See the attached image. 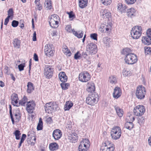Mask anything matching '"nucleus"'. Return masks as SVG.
Masks as SVG:
<instances>
[{
	"label": "nucleus",
	"instance_id": "obj_2",
	"mask_svg": "<svg viewBox=\"0 0 151 151\" xmlns=\"http://www.w3.org/2000/svg\"><path fill=\"white\" fill-rule=\"evenodd\" d=\"M121 129L118 126H115L112 129L111 132V135L112 138L116 140L119 139L122 134Z\"/></svg>",
	"mask_w": 151,
	"mask_h": 151
},
{
	"label": "nucleus",
	"instance_id": "obj_8",
	"mask_svg": "<svg viewBox=\"0 0 151 151\" xmlns=\"http://www.w3.org/2000/svg\"><path fill=\"white\" fill-rule=\"evenodd\" d=\"M86 48L87 51L91 55L95 54L98 50L96 45L93 43L88 44Z\"/></svg>",
	"mask_w": 151,
	"mask_h": 151
},
{
	"label": "nucleus",
	"instance_id": "obj_32",
	"mask_svg": "<svg viewBox=\"0 0 151 151\" xmlns=\"http://www.w3.org/2000/svg\"><path fill=\"white\" fill-rule=\"evenodd\" d=\"M131 51V50L129 48H126L123 49L121 53L122 54L126 56L129 54H131L132 53L130 52Z\"/></svg>",
	"mask_w": 151,
	"mask_h": 151
},
{
	"label": "nucleus",
	"instance_id": "obj_17",
	"mask_svg": "<svg viewBox=\"0 0 151 151\" xmlns=\"http://www.w3.org/2000/svg\"><path fill=\"white\" fill-rule=\"evenodd\" d=\"M62 135L61 131L58 129L54 130L52 133V136L55 140H58L60 139Z\"/></svg>",
	"mask_w": 151,
	"mask_h": 151
},
{
	"label": "nucleus",
	"instance_id": "obj_45",
	"mask_svg": "<svg viewBox=\"0 0 151 151\" xmlns=\"http://www.w3.org/2000/svg\"><path fill=\"white\" fill-rule=\"evenodd\" d=\"M8 16H9L10 18L12 17H13L14 15V12L13 9L12 8L10 9L7 12Z\"/></svg>",
	"mask_w": 151,
	"mask_h": 151
},
{
	"label": "nucleus",
	"instance_id": "obj_30",
	"mask_svg": "<svg viewBox=\"0 0 151 151\" xmlns=\"http://www.w3.org/2000/svg\"><path fill=\"white\" fill-rule=\"evenodd\" d=\"M73 105V103L70 101L66 102L64 106V110L65 111L68 110Z\"/></svg>",
	"mask_w": 151,
	"mask_h": 151
},
{
	"label": "nucleus",
	"instance_id": "obj_31",
	"mask_svg": "<svg viewBox=\"0 0 151 151\" xmlns=\"http://www.w3.org/2000/svg\"><path fill=\"white\" fill-rule=\"evenodd\" d=\"M63 51L65 54L68 56H70L71 55V53L70 50L68 49L67 46L65 45L63 46Z\"/></svg>",
	"mask_w": 151,
	"mask_h": 151
},
{
	"label": "nucleus",
	"instance_id": "obj_11",
	"mask_svg": "<svg viewBox=\"0 0 151 151\" xmlns=\"http://www.w3.org/2000/svg\"><path fill=\"white\" fill-rule=\"evenodd\" d=\"M53 45L50 43L46 45L45 47L44 52L45 55L48 56H53L54 51L52 49Z\"/></svg>",
	"mask_w": 151,
	"mask_h": 151
},
{
	"label": "nucleus",
	"instance_id": "obj_15",
	"mask_svg": "<svg viewBox=\"0 0 151 151\" xmlns=\"http://www.w3.org/2000/svg\"><path fill=\"white\" fill-rule=\"evenodd\" d=\"M106 142L103 144V145L101 147L100 151H114V147L112 146H110V145H107Z\"/></svg>",
	"mask_w": 151,
	"mask_h": 151
},
{
	"label": "nucleus",
	"instance_id": "obj_12",
	"mask_svg": "<svg viewBox=\"0 0 151 151\" xmlns=\"http://www.w3.org/2000/svg\"><path fill=\"white\" fill-rule=\"evenodd\" d=\"M127 119L128 120L130 119L131 122H127L125 123L124 126L127 129L130 130L133 127V124L132 122L134 120L135 118L132 114H129L127 116Z\"/></svg>",
	"mask_w": 151,
	"mask_h": 151
},
{
	"label": "nucleus",
	"instance_id": "obj_19",
	"mask_svg": "<svg viewBox=\"0 0 151 151\" xmlns=\"http://www.w3.org/2000/svg\"><path fill=\"white\" fill-rule=\"evenodd\" d=\"M95 87L94 83L92 81L89 82L87 84V91L89 92L92 93L95 91Z\"/></svg>",
	"mask_w": 151,
	"mask_h": 151
},
{
	"label": "nucleus",
	"instance_id": "obj_53",
	"mask_svg": "<svg viewBox=\"0 0 151 151\" xmlns=\"http://www.w3.org/2000/svg\"><path fill=\"white\" fill-rule=\"evenodd\" d=\"M54 104L52 102H50L48 103H47L46 104L45 106V108H47L50 106H52Z\"/></svg>",
	"mask_w": 151,
	"mask_h": 151
},
{
	"label": "nucleus",
	"instance_id": "obj_29",
	"mask_svg": "<svg viewBox=\"0 0 151 151\" xmlns=\"http://www.w3.org/2000/svg\"><path fill=\"white\" fill-rule=\"evenodd\" d=\"M13 114L15 116V120H16V122H18L20 118L19 111V110H16L14 111Z\"/></svg>",
	"mask_w": 151,
	"mask_h": 151
},
{
	"label": "nucleus",
	"instance_id": "obj_3",
	"mask_svg": "<svg viewBox=\"0 0 151 151\" xmlns=\"http://www.w3.org/2000/svg\"><path fill=\"white\" fill-rule=\"evenodd\" d=\"M98 99V95L97 93H92L88 95L86 99V102L88 104L93 105L96 103Z\"/></svg>",
	"mask_w": 151,
	"mask_h": 151
},
{
	"label": "nucleus",
	"instance_id": "obj_37",
	"mask_svg": "<svg viewBox=\"0 0 151 151\" xmlns=\"http://www.w3.org/2000/svg\"><path fill=\"white\" fill-rule=\"evenodd\" d=\"M27 101V97L24 96L23 98V99L22 100H20L19 102V103L18 104V105L19 106L21 105L22 106H25V103Z\"/></svg>",
	"mask_w": 151,
	"mask_h": 151
},
{
	"label": "nucleus",
	"instance_id": "obj_61",
	"mask_svg": "<svg viewBox=\"0 0 151 151\" xmlns=\"http://www.w3.org/2000/svg\"><path fill=\"white\" fill-rule=\"evenodd\" d=\"M36 32L35 31H34V33L33 34V37L32 38V40L33 41H36L37 40L36 39Z\"/></svg>",
	"mask_w": 151,
	"mask_h": 151
},
{
	"label": "nucleus",
	"instance_id": "obj_64",
	"mask_svg": "<svg viewBox=\"0 0 151 151\" xmlns=\"http://www.w3.org/2000/svg\"><path fill=\"white\" fill-rule=\"evenodd\" d=\"M26 135L25 134H23L22 135V138H21L20 141L23 142L24 141V140L26 139Z\"/></svg>",
	"mask_w": 151,
	"mask_h": 151
},
{
	"label": "nucleus",
	"instance_id": "obj_14",
	"mask_svg": "<svg viewBox=\"0 0 151 151\" xmlns=\"http://www.w3.org/2000/svg\"><path fill=\"white\" fill-rule=\"evenodd\" d=\"M27 106L26 109L28 112L29 113H32L35 106V104L34 101H29L27 102Z\"/></svg>",
	"mask_w": 151,
	"mask_h": 151
},
{
	"label": "nucleus",
	"instance_id": "obj_1",
	"mask_svg": "<svg viewBox=\"0 0 151 151\" xmlns=\"http://www.w3.org/2000/svg\"><path fill=\"white\" fill-rule=\"evenodd\" d=\"M142 32L141 26H136L132 28L131 32V35L134 39H138L141 36Z\"/></svg>",
	"mask_w": 151,
	"mask_h": 151
},
{
	"label": "nucleus",
	"instance_id": "obj_50",
	"mask_svg": "<svg viewBox=\"0 0 151 151\" xmlns=\"http://www.w3.org/2000/svg\"><path fill=\"white\" fill-rule=\"evenodd\" d=\"M65 30L68 32H72L73 30L71 28V27L70 25H68L65 28Z\"/></svg>",
	"mask_w": 151,
	"mask_h": 151
},
{
	"label": "nucleus",
	"instance_id": "obj_6",
	"mask_svg": "<svg viewBox=\"0 0 151 151\" xmlns=\"http://www.w3.org/2000/svg\"><path fill=\"white\" fill-rule=\"evenodd\" d=\"M90 146L89 140L86 139H83L80 143L78 147L79 151H86Z\"/></svg>",
	"mask_w": 151,
	"mask_h": 151
},
{
	"label": "nucleus",
	"instance_id": "obj_5",
	"mask_svg": "<svg viewBox=\"0 0 151 151\" xmlns=\"http://www.w3.org/2000/svg\"><path fill=\"white\" fill-rule=\"evenodd\" d=\"M146 93V90L144 87L139 86L137 89L136 95L137 97L140 99H143L145 96Z\"/></svg>",
	"mask_w": 151,
	"mask_h": 151
},
{
	"label": "nucleus",
	"instance_id": "obj_54",
	"mask_svg": "<svg viewBox=\"0 0 151 151\" xmlns=\"http://www.w3.org/2000/svg\"><path fill=\"white\" fill-rule=\"evenodd\" d=\"M105 28H104V29H105L104 32H107L110 29H111V25H109V26L107 25L106 26H105Z\"/></svg>",
	"mask_w": 151,
	"mask_h": 151
},
{
	"label": "nucleus",
	"instance_id": "obj_9",
	"mask_svg": "<svg viewBox=\"0 0 151 151\" xmlns=\"http://www.w3.org/2000/svg\"><path fill=\"white\" fill-rule=\"evenodd\" d=\"M78 78L80 81L86 82L90 79L91 76L88 72L85 71L79 74Z\"/></svg>",
	"mask_w": 151,
	"mask_h": 151
},
{
	"label": "nucleus",
	"instance_id": "obj_35",
	"mask_svg": "<svg viewBox=\"0 0 151 151\" xmlns=\"http://www.w3.org/2000/svg\"><path fill=\"white\" fill-rule=\"evenodd\" d=\"M27 92L29 93H30L33 90V84L31 82H28L27 85Z\"/></svg>",
	"mask_w": 151,
	"mask_h": 151
},
{
	"label": "nucleus",
	"instance_id": "obj_24",
	"mask_svg": "<svg viewBox=\"0 0 151 151\" xmlns=\"http://www.w3.org/2000/svg\"><path fill=\"white\" fill-rule=\"evenodd\" d=\"M79 5L81 8H83L86 7L88 4V0H78Z\"/></svg>",
	"mask_w": 151,
	"mask_h": 151
},
{
	"label": "nucleus",
	"instance_id": "obj_39",
	"mask_svg": "<svg viewBox=\"0 0 151 151\" xmlns=\"http://www.w3.org/2000/svg\"><path fill=\"white\" fill-rule=\"evenodd\" d=\"M43 123L41 119L40 118L39 119V123L38 124L37 129L38 130H41L42 129Z\"/></svg>",
	"mask_w": 151,
	"mask_h": 151
},
{
	"label": "nucleus",
	"instance_id": "obj_55",
	"mask_svg": "<svg viewBox=\"0 0 151 151\" xmlns=\"http://www.w3.org/2000/svg\"><path fill=\"white\" fill-rule=\"evenodd\" d=\"M79 52H78L76 53L74 56V58L76 60H77L79 59V58L80 57V55H79Z\"/></svg>",
	"mask_w": 151,
	"mask_h": 151
},
{
	"label": "nucleus",
	"instance_id": "obj_43",
	"mask_svg": "<svg viewBox=\"0 0 151 151\" xmlns=\"http://www.w3.org/2000/svg\"><path fill=\"white\" fill-rule=\"evenodd\" d=\"M145 53L146 55L149 54L150 53L151 51V48L150 47H144Z\"/></svg>",
	"mask_w": 151,
	"mask_h": 151
},
{
	"label": "nucleus",
	"instance_id": "obj_25",
	"mask_svg": "<svg viewBox=\"0 0 151 151\" xmlns=\"http://www.w3.org/2000/svg\"><path fill=\"white\" fill-rule=\"evenodd\" d=\"M117 9L122 12H124L126 9V7L124 4L119 3L117 5Z\"/></svg>",
	"mask_w": 151,
	"mask_h": 151
},
{
	"label": "nucleus",
	"instance_id": "obj_40",
	"mask_svg": "<svg viewBox=\"0 0 151 151\" xmlns=\"http://www.w3.org/2000/svg\"><path fill=\"white\" fill-rule=\"evenodd\" d=\"M69 137L70 139L73 140H76L78 138V136L76 134H70Z\"/></svg>",
	"mask_w": 151,
	"mask_h": 151
},
{
	"label": "nucleus",
	"instance_id": "obj_26",
	"mask_svg": "<svg viewBox=\"0 0 151 151\" xmlns=\"http://www.w3.org/2000/svg\"><path fill=\"white\" fill-rule=\"evenodd\" d=\"M135 12L136 10L135 9L133 8H131L128 10L127 14L129 17H132L133 16H134Z\"/></svg>",
	"mask_w": 151,
	"mask_h": 151
},
{
	"label": "nucleus",
	"instance_id": "obj_41",
	"mask_svg": "<svg viewBox=\"0 0 151 151\" xmlns=\"http://www.w3.org/2000/svg\"><path fill=\"white\" fill-rule=\"evenodd\" d=\"M60 85L62 89L64 90H65L68 88L69 86V84L68 83H65L63 82L61 83Z\"/></svg>",
	"mask_w": 151,
	"mask_h": 151
},
{
	"label": "nucleus",
	"instance_id": "obj_52",
	"mask_svg": "<svg viewBox=\"0 0 151 151\" xmlns=\"http://www.w3.org/2000/svg\"><path fill=\"white\" fill-rule=\"evenodd\" d=\"M24 64H20L18 65V67L19 71H21L23 70L24 69Z\"/></svg>",
	"mask_w": 151,
	"mask_h": 151
},
{
	"label": "nucleus",
	"instance_id": "obj_44",
	"mask_svg": "<svg viewBox=\"0 0 151 151\" xmlns=\"http://www.w3.org/2000/svg\"><path fill=\"white\" fill-rule=\"evenodd\" d=\"M14 134L15 135L16 139H19V135L21 134L20 131L18 130H16L15 131Z\"/></svg>",
	"mask_w": 151,
	"mask_h": 151
},
{
	"label": "nucleus",
	"instance_id": "obj_59",
	"mask_svg": "<svg viewBox=\"0 0 151 151\" xmlns=\"http://www.w3.org/2000/svg\"><path fill=\"white\" fill-rule=\"evenodd\" d=\"M33 59L35 61H38V58L37 55L36 53H35L34 55Z\"/></svg>",
	"mask_w": 151,
	"mask_h": 151
},
{
	"label": "nucleus",
	"instance_id": "obj_13",
	"mask_svg": "<svg viewBox=\"0 0 151 151\" xmlns=\"http://www.w3.org/2000/svg\"><path fill=\"white\" fill-rule=\"evenodd\" d=\"M53 71V68L51 66L46 65L44 70V74L47 78H50L52 76Z\"/></svg>",
	"mask_w": 151,
	"mask_h": 151
},
{
	"label": "nucleus",
	"instance_id": "obj_34",
	"mask_svg": "<svg viewBox=\"0 0 151 151\" xmlns=\"http://www.w3.org/2000/svg\"><path fill=\"white\" fill-rule=\"evenodd\" d=\"M20 41L17 39H15L13 41L14 46L17 48H19L20 47Z\"/></svg>",
	"mask_w": 151,
	"mask_h": 151
},
{
	"label": "nucleus",
	"instance_id": "obj_21",
	"mask_svg": "<svg viewBox=\"0 0 151 151\" xmlns=\"http://www.w3.org/2000/svg\"><path fill=\"white\" fill-rule=\"evenodd\" d=\"M101 15L103 18H109L111 16V14L108 10L105 9L101 11Z\"/></svg>",
	"mask_w": 151,
	"mask_h": 151
},
{
	"label": "nucleus",
	"instance_id": "obj_10",
	"mask_svg": "<svg viewBox=\"0 0 151 151\" xmlns=\"http://www.w3.org/2000/svg\"><path fill=\"white\" fill-rule=\"evenodd\" d=\"M145 111V109L143 105H138L135 107L133 112L137 116H140L143 114Z\"/></svg>",
	"mask_w": 151,
	"mask_h": 151
},
{
	"label": "nucleus",
	"instance_id": "obj_58",
	"mask_svg": "<svg viewBox=\"0 0 151 151\" xmlns=\"http://www.w3.org/2000/svg\"><path fill=\"white\" fill-rule=\"evenodd\" d=\"M146 34L147 36L151 37V29H149L147 30Z\"/></svg>",
	"mask_w": 151,
	"mask_h": 151
},
{
	"label": "nucleus",
	"instance_id": "obj_20",
	"mask_svg": "<svg viewBox=\"0 0 151 151\" xmlns=\"http://www.w3.org/2000/svg\"><path fill=\"white\" fill-rule=\"evenodd\" d=\"M142 41V42L145 45H150L151 44V37L147 35L143 37Z\"/></svg>",
	"mask_w": 151,
	"mask_h": 151
},
{
	"label": "nucleus",
	"instance_id": "obj_42",
	"mask_svg": "<svg viewBox=\"0 0 151 151\" xmlns=\"http://www.w3.org/2000/svg\"><path fill=\"white\" fill-rule=\"evenodd\" d=\"M103 41L106 46H108L109 43L110 39L108 37H105L103 38Z\"/></svg>",
	"mask_w": 151,
	"mask_h": 151
},
{
	"label": "nucleus",
	"instance_id": "obj_7",
	"mask_svg": "<svg viewBox=\"0 0 151 151\" xmlns=\"http://www.w3.org/2000/svg\"><path fill=\"white\" fill-rule=\"evenodd\" d=\"M59 17L56 14L51 15L50 20L49 22L50 26L52 28H55L58 27Z\"/></svg>",
	"mask_w": 151,
	"mask_h": 151
},
{
	"label": "nucleus",
	"instance_id": "obj_57",
	"mask_svg": "<svg viewBox=\"0 0 151 151\" xmlns=\"http://www.w3.org/2000/svg\"><path fill=\"white\" fill-rule=\"evenodd\" d=\"M68 14H69V17L70 18H73L75 17V15L73 14L72 12L68 13Z\"/></svg>",
	"mask_w": 151,
	"mask_h": 151
},
{
	"label": "nucleus",
	"instance_id": "obj_18",
	"mask_svg": "<svg viewBox=\"0 0 151 151\" xmlns=\"http://www.w3.org/2000/svg\"><path fill=\"white\" fill-rule=\"evenodd\" d=\"M18 95L15 93H13L11 96V99L12 100V104L14 106H19L18 104Z\"/></svg>",
	"mask_w": 151,
	"mask_h": 151
},
{
	"label": "nucleus",
	"instance_id": "obj_48",
	"mask_svg": "<svg viewBox=\"0 0 151 151\" xmlns=\"http://www.w3.org/2000/svg\"><path fill=\"white\" fill-rule=\"evenodd\" d=\"M145 122V119L143 117H140L138 118V123L140 125L143 124Z\"/></svg>",
	"mask_w": 151,
	"mask_h": 151
},
{
	"label": "nucleus",
	"instance_id": "obj_16",
	"mask_svg": "<svg viewBox=\"0 0 151 151\" xmlns=\"http://www.w3.org/2000/svg\"><path fill=\"white\" fill-rule=\"evenodd\" d=\"M122 94V91L120 88L116 87L114 89V92L113 93V97L114 98L117 99Z\"/></svg>",
	"mask_w": 151,
	"mask_h": 151
},
{
	"label": "nucleus",
	"instance_id": "obj_49",
	"mask_svg": "<svg viewBox=\"0 0 151 151\" xmlns=\"http://www.w3.org/2000/svg\"><path fill=\"white\" fill-rule=\"evenodd\" d=\"M97 35L96 33H93L91 34L90 37L91 38L93 39L94 40H97Z\"/></svg>",
	"mask_w": 151,
	"mask_h": 151
},
{
	"label": "nucleus",
	"instance_id": "obj_46",
	"mask_svg": "<svg viewBox=\"0 0 151 151\" xmlns=\"http://www.w3.org/2000/svg\"><path fill=\"white\" fill-rule=\"evenodd\" d=\"M102 3L106 5L110 4L111 2V0H101Z\"/></svg>",
	"mask_w": 151,
	"mask_h": 151
},
{
	"label": "nucleus",
	"instance_id": "obj_63",
	"mask_svg": "<svg viewBox=\"0 0 151 151\" xmlns=\"http://www.w3.org/2000/svg\"><path fill=\"white\" fill-rule=\"evenodd\" d=\"M24 22L23 20H21L20 21L19 24L21 28H22L24 27Z\"/></svg>",
	"mask_w": 151,
	"mask_h": 151
},
{
	"label": "nucleus",
	"instance_id": "obj_47",
	"mask_svg": "<svg viewBox=\"0 0 151 151\" xmlns=\"http://www.w3.org/2000/svg\"><path fill=\"white\" fill-rule=\"evenodd\" d=\"M18 21L14 20L12 21V25L13 27H16L18 25Z\"/></svg>",
	"mask_w": 151,
	"mask_h": 151
},
{
	"label": "nucleus",
	"instance_id": "obj_56",
	"mask_svg": "<svg viewBox=\"0 0 151 151\" xmlns=\"http://www.w3.org/2000/svg\"><path fill=\"white\" fill-rule=\"evenodd\" d=\"M10 17L9 16H8L5 19V21L4 22V24L5 25H6L8 23L9 19Z\"/></svg>",
	"mask_w": 151,
	"mask_h": 151
},
{
	"label": "nucleus",
	"instance_id": "obj_38",
	"mask_svg": "<svg viewBox=\"0 0 151 151\" xmlns=\"http://www.w3.org/2000/svg\"><path fill=\"white\" fill-rule=\"evenodd\" d=\"M109 81L112 84L116 83L117 82L116 78L114 76H111L109 77Z\"/></svg>",
	"mask_w": 151,
	"mask_h": 151
},
{
	"label": "nucleus",
	"instance_id": "obj_60",
	"mask_svg": "<svg viewBox=\"0 0 151 151\" xmlns=\"http://www.w3.org/2000/svg\"><path fill=\"white\" fill-rule=\"evenodd\" d=\"M46 121L49 124H50L52 122V120L51 117H49L47 118Z\"/></svg>",
	"mask_w": 151,
	"mask_h": 151
},
{
	"label": "nucleus",
	"instance_id": "obj_36",
	"mask_svg": "<svg viewBox=\"0 0 151 151\" xmlns=\"http://www.w3.org/2000/svg\"><path fill=\"white\" fill-rule=\"evenodd\" d=\"M72 32L73 34L76 37L78 38H81L83 35V32L81 31V33H78L77 32L73 30Z\"/></svg>",
	"mask_w": 151,
	"mask_h": 151
},
{
	"label": "nucleus",
	"instance_id": "obj_22",
	"mask_svg": "<svg viewBox=\"0 0 151 151\" xmlns=\"http://www.w3.org/2000/svg\"><path fill=\"white\" fill-rule=\"evenodd\" d=\"M59 77L60 80L62 82L65 83L67 80V77L64 72H60L59 74Z\"/></svg>",
	"mask_w": 151,
	"mask_h": 151
},
{
	"label": "nucleus",
	"instance_id": "obj_62",
	"mask_svg": "<svg viewBox=\"0 0 151 151\" xmlns=\"http://www.w3.org/2000/svg\"><path fill=\"white\" fill-rule=\"evenodd\" d=\"M107 25H105L104 24H102L101 25L100 29V30L102 32H104L105 29H104V28H105V26H106Z\"/></svg>",
	"mask_w": 151,
	"mask_h": 151
},
{
	"label": "nucleus",
	"instance_id": "obj_4",
	"mask_svg": "<svg viewBox=\"0 0 151 151\" xmlns=\"http://www.w3.org/2000/svg\"><path fill=\"white\" fill-rule=\"evenodd\" d=\"M124 60L126 63L128 64H133L137 61V59L135 54L131 53L125 56Z\"/></svg>",
	"mask_w": 151,
	"mask_h": 151
},
{
	"label": "nucleus",
	"instance_id": "obj_51",
	"mask_svg": "<svg viewBox=\"0 0 151 151\" xmlns=\"http://www.w3.org/2000/svg\"><path fill=\"white\" fill-rule=\"evenodd\" d=\"M125 1L128 4H132L136 1V0H125Z\"/></svg>",
	"mask_w": 151,
	"mask_h": 151
},
{
	"label": "nucleus",
	"instance_id": "obj_28",
	"mask_svg": "<svg viewBox=\"0 0 151 151\" xmlns=\"http://www.w3.org/2000/svg\"><path fill=\"white\" fill-rule=\"evenodd\" d=\"M58 145L56 143L54 142L50 144L49 149L52 151L56 150L58 149Z\"/></svg>",
	"mask_w": 151,
	"mask_h": 151
},
{
	"label": "nucleus",
	"instance_id": "obj_33",
	"mask_svg": "<svg viewBox=\"0 0 151 151\" xmlns=\"http://www.w3.org/2000/svg\"><path fill=\"white\" fill-rule=\"evenodd\" d=\"M44 5L47 9H50L52 7L51 1L50 0L46 1L44 3Z\"/></svg>",
	"mask_w": 151,
	"mask_h": 151
},
{
	"label": "nucleus",
	"instance_id": "obj_23",
	"mask_svg": "<svg viewBox=\"0 0 151 151\" xmlns=\"http://www.w3.org/2000/svg\"><path fill=\"white\" fill-rule=\"evenodd\" d=\"M57 105L55 104L47 108H45L46 112L48 113H52V112L55 111L56 110Z\"/></svg>",
	"mask_w": 151,
	"mask_h": 151
},
{
	"label": "nucleus",
	"instance_id": "obj_27",
	"mask_svg": "<svg viewBox=\"0 0 151 151\" xmlns=\"http://www.w3.org/2000/svg\"><path fill=\"white\" fill-rule=\"evenodd\" d=\"M114 108L117 115L119 117H122L123 113V111L119 107L117 106H115Z\"/></svg>",
	"mask_w": 151,
	"mask_h": 151
}]
</instances>
